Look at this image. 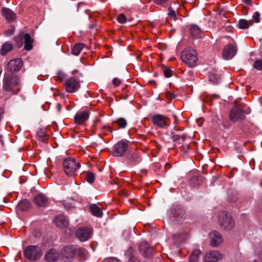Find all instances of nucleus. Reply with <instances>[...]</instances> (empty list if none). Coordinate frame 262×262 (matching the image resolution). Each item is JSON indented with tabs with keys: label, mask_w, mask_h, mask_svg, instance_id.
I'll return each instance as SVG.
<instances>
[{
	"label": "nucleus",
	"mask_w": 262,
	"mask_h": 262,
	"mask_svg": "<svg viewBox=\"0 0 262 262\" xmlns=\"http://www.w3.org/2000/svg\"><path fill=\"white\" fill-rule=\"evenodd\" d=\"M172 136L171 139L174 142L175 145L180 147L183 146L186 139V135L185 134H177L172 133Z\"/></svg>",
	"instance_id": "24"
},
{
	"label": "nucleus",
	"mask_w": 262,
	"mask_h": 262,
	"mask_svg": "<svg viewBox=\"0 0 262 262\" xmlns=\"http://www.w3.org/2000/svg\"><path fill=\"white\" fill-rule=\"evenodd\" d=\"M65 77L66 75L64 73L62 72H58L57 74V79H56V80L61 82Z\"/></svg>",
	"instance_id": "43"
},
{
	"label": "nucleus",
	"mask_w": 262,
	"mask_h": 262,
	"mask_svg": "<svg viewBox=\"0 0 262 262\" xmlns=\"http://www.w3.org/2000/svg\"><path fill=\"white\" fill-rule=\"evenodd\" d=\"M253 22L251 20L248 21L245 19H240L238 21L239 28L242 29H246L251 26Z\"/></svg>",
	"instance_id": "34"
},
{
	"label": "nucleus",
	"mask_w": 262,
	"mask_h": 262,
	"mask_svg": "<svg viewBox=\"0 0 262 262\" xmlns=\"http://www.w3.org/2000/svg\"><path fill=\"white\" fill-rule=\"evenodd\" d=\"M168 166L169 167H170V166H171V165H170V164H169V163H167V164H166V166Z\"/></svg>",
	"instance_id": "56"
},
{
	"label": "nucleus",
	"mask_w": 262,
	"mask_h": 262,
	"mask_svg": "<svg viewBox=\"0 0 262 262\" xmlns=\"http://www.w3.org/2000/svg\"><path fill=\"white\" fill-rule=\"evenodd\" d=\"M59 257V253L54 249H50L45 255V260L47 262H53L57 260Z\"/></svg>",
	"instance_id": "23"
},
{
	"label": "nucleus",
	"mask_w": 262,
	"mask_h": 262,
	"mask_svg": "<svg viewBox=\"0 0 262 262\" xmlns=\"http://www.w3.org/2000/svg\"><path fill=\"white\" fill-rule=\"evenodd\" d=\"M18 207L22 211H27L31 208V203L28 200H23L19 203Z\"/></svg>",
	"instance_id": "29"
},
{
	"label": "nucleus",
	"mask_w": 262,
	"mask_h": 262,
	"mask_svg": "<svg viewBox=\"0 0 262 262\" xmlns=\"http://www.w3.org/2000/svg\"><path fill=\"white\" fill-rule=\"evenodd\" d=\"M3 86L5 90L16 94L20 90L19 79L13 74L5 73Z\"/></svg>",
	"instance_id": "1"
},
{
	"label": "nucleus",
	"mask_w": 262,
	"mask_h": 262,
	"mask_svg": "<svg viewBox=\"0 0 262 262\" xmlns=\"http://www.w3.org/2000/svg\"><path fill=\"white\" fill-rule=\"evenodd\" d=\"M181 150L183 151L184 152H187L188 149H189V146L188 145H186L185 146L184 145H183V146L181 147Z\"/></svg>",
	"instance_id": "51"
},
{
	"label": "nucleus",
	"mask_w": 262,
	"mask_h": 262,
	"mask_svg": "<svg viewBox=\"0 0 262 262\" xmlns=\"http://www.w3.org/2000/svg\"><path fill=\"white\" fill-rule=\"evenodd\" d=\"M24 256L30 261L39 260L42 255V250L40 247L35 245H29L24 250Z\"/></svg>",
	"instance_id": "3"
},
{
	"label": "nucleus",
	"mask_w": 262,
	"mask_h": 262,
	"mask_svg": "<svg viewBox=\"0 0 262 262\" xmlns=\"http://www.w3.org/2000/svg\"><path fill=\"white\" fill-rule=\"evenodd\" d=\"M57 108L58 111L59 112H60L61 111V104H60L58 103V104H57Z\"/></svg>",
	"instance_id": "52"
},
{
	"label": "nucleus",
	"mask_w": 262,
	"mask_h": 262,
	"mask_svg": "<svg viewBox=\"0 0 262 262\" xmlns=\"http://www.w3.org/2000/svg\"><path fill=\"white\" fill-rule=\"evenodd\" d=\"M169 0H153L155 4L157 5H163L166 4Z\"/></svg>",
	"instance_id": "46"
},
{
	"label": "nucleus",
	"mask_w": 262,
	"mask_h": 262,
	"mask_svg": "<svg viewBox=\"0 0 262 262\" xmlns=\"http://www.w3.org/2000/svg\"><path fill=\"white\" fill-rule=\"evenodd\" d=\"M236 52V46L229 43L223 49L222 56L224 59L229 60L235 55Z\"/></svg>",
	"instance_id": "10"
},
{
	"label": "nucleus",
	"mask_w": 262,
	"mask_h": 262,
	"mask_svg": "<svg viewBox=\"0 0 262 262\" xmlns=\"http://www.w3.org/2000/svg\"><path fill=\"white\" fill-rule=\"evenodd\" d=\"M210 238L211 239L210 245L212 247H217L223 242L221 234L216 231H212L210 233Z\"/></svg>",
	"instance_id": "18"
},
{
	"label": "nucleus",
	"mask_w": 262,
	"mask_h": 262,
	"mask_svg": "<svg viewBox=\"0 0 262 262\" xmlns=\"http://www.w3.org/2000/svg\"><path fill=\"white\" fill-rule=\"evenodd\" d=\"M220 76L215 73L211 72L209 74V81L212 82L213 83H216L220 80Z\"/></svg>",
	"instance_id": "35"
},
{
	"label": "nucleus",
	"mask_w": 262,
	"mask_h": 262,
	"mask_svg": "<svg viewBox=\"0 0 262 262\" xmlns=\"http://www.w3.org/2000/svg\"><path fill=\"white\" fill-rule=\"evenodd\" d=\"M189 33L194 38H198L201 37L202 31L196 25H192L189 29Z\"/></svg>",
	"instance_id": "27"
},
{
	"label": "nucleus",
	"mask_w": 262,
	"mask_h": 262,
	"mask_svg": "<svg viewBox=\"0 0 262 262\" xmlns=\"http://www.w3.org/2000/svg\"><path fill=\"white\" fill-rule=\"evenodd\" d=\"M64 85L66 91L69 93H74L80 88L79 81L74 77H70L66 80Z\"/></svg>",
	"instance_id": "8"
},
{
	"label": "nucleus",
	"mask_w": 262,
	"mask_h": 262,
	"mask_svg": "<svg viewBox=\"0 0 262 262\" xmlns=\"http://www.w3.org/2000/svg\"><path fill=\"white\" fill-rule=\"evenodd\" d=\"M86 180L90 184L93 183L94 182L95 176V174L91 172L88 171L85 174Z\"/></svg>",
	"instance_id": "38"
},
{
	"label": "nucleus",
	"mask_w": 262,
	"mask_h": 262,
	"mask_svg": "<svg viewBox=\"0 0 262 262\" xmlns=\"http://www.w3.org/2000/svg\"><path fill=\"white\" fill-rule=\"evenodd\" d=\"M2 15L9 23L13 21L15 18V14L9 8H3L2 9Z\"/></svg>",
	"instance_id": "22"
},
{
	"label": "nucleus",
	"mask_w": 262,
	"mask_h": 262,
	"mask_svg": "<svg viewBox=\"0 0 262 262\" xmlns=\"http://www.w3.org/2000/svg\"><path fill=\"white\" fill-rule=\"evenodd\" d=\"M185 236L184 233L176 234L173 235L172 237L176 243H179L184 239Z\"/></svg>",
	"instance_id": "39"
},
{
	"label": "nucleus",
	"mask_w": 262,
	"mask_h": 262,
	"mask_svg": "<svg viewBox=\"0 0 262 262\" xmlns=\"http://www.w3.org/2000/svg\"><path fill=\"white\" fill-rule=\"evenodd\" d=\"M201 253L200 250L198 249L194 250L189 256V262H199Z\"/></svg>",
	"instance_id": "30"
},
{
	"label": "nucleus",
	"mask_w": 262,
	"mask_h": 262,
	"mask_svg": "<svg viewBox=\"0 0 262 262\" xmlns=\"http://www.w3.org/2000/svg\"><path fill=\"white\" fill-rule=\"evenodd\" d=\"M100 130L102 133L104 135H107L113 131V129L108 125H103L101 126Z\"/></svg>",
	"instance_id": "37"
},
{
	"label": "nucleus",
	"mask_w": 262,
	"mask_h": 262,
	"mask_svg": "<svg viewBox=\"0 0 262 262\" xmlns=\"http://www.w3.org/2000/svg\"><path fill=\"white\" fill-rule=\"evenodd\" d=\"M185 215L184 210L180 206L177 205H174L170 209L169 216L174 220L179 221L183 218Z\"/></svg>",
	"instance_id": "14"
},
{
	"label": "nucleus",
	"mask_w": 262,
	"mask_h": 262,
	"mask_svg": "<svg viewBox=\"0 0 262 262\" xmlns=\"http://www.w3.org/2000/svg\"><path fill=\"white\" fill-rule=\"evenodd\" d=\"M23 66V62L20 58H16L10 60L7 65V71L8 73L12 74L14 72L18 71Z\"/></svg>",
	"instance_id": "13"
},
{
	"label": "nucleus",
	"mask_w": 262,
	"mask_h": 262,
	"mask_svg": "<svg viewBox=\"0 0 262 262\" xmlns=\"http://www.w3.org/2000/svg\"><path fill=\"white\" fill-rule=\"evenodd\" d=\"M181 58L182 61L189 67H195L198 59L195 51L190 48H186L182 52Z\"/></svg>",
	"instance_id": "2"
},
{
	"label": "nucleus",
	"mask_w": 262,
	"mask_h": 262,
	"mask_svg": "<svg viewBox=\"0 0 262 262\" xmlns=\"http://www.w3.org/2000/svg\"><path fill=\"white\" fill-rule=\"evenodd\" d=\"M80 167L79 162L73 158H68L63 162V170L68 176H73Z\"/></svg>",
	"instance_id": "5"
},
{
	"label": "nucleus",
	"mask_w": 262,
	"mask_h": 262,
	"mask_svg": "<svg viewBox=\"0 0 262 262\" xmlns=\"http://www.w3.org/2000/svg\"><path fill=\"white\" fill-rule=\"evenodd\" d=\"M168 14L171 17H172L173 18L176 17V12L174 10H169V11L168 12Z\"/></svg>",
	"instance_id": "50"
},
{
	"label": "nucleus",
	"mask_w": 262,
	"mask_h": 262,
	"mask_svg": "<svg viewBox=\"0 0 262 262\" xmlns=\"http://www.w3.org/2000/svg\"><path fill=\"white\" fill-rule=\"evenodd\" d=\"M37 137L42 142H47L48 140V136L46 134L44 129H40L37 133Z\"/></svg>",
	"instance_id": "32"
},
{
	"label": "nucleus",
	"mask_w": 262,
	"mask_h": 262,
	"mask_svg": "<svg viewBox=\"0 0 262 262\" xmlns=\"http://www.w3.org/2000/svg\"><path fill=\"white\" fill-rule=\"evenodd\" d=\"M90 210L91 213L96 217H101L103 215L101 209L96 204H91L90 206Z\"/></svg>",
	"instance_id": "28"
},
{
	"label": "nucleus",
	"mask_w": 262,
	"mask_h": 262,
	"mask_svg": "<svg viewBox=\"0 0 262 262\" xmlns=\"http://www.w3.org/2000/svg\"><path fill=\"white\" fill-rule=\"evenodd\" d=\"M116 122L119 126V127L121 128H124L127 125V121L126 119L124 118H119L116 121Z\"/></svg>",
	"instance_id": "36"
},
{
	"label": "nucleus",
	"mask_w": 262,
	"mask_h": 262,
	"mask_svg": "<svg viewBox=\"0 0 262 262\" xmlns=\"http://www.w3.org/2000/svg\"><path fill=\"white\" fill-rule=\"evenodd\" d=\"M104 262H120L118 259L115 258H110L106 259Z\"/></svg>",
	"instance_id": "49"
},
{
	"label": "nucleus",
	"mask_w": 262,
	"mask_h": 262,
	"mask_svg": "<svg viewBox=\"0 0 262 262\" xmlns=\"http://www.w3.org/2000/svg\"><path fill=\"white\" fill-rule=\"evenodd\" d=\"M222 255L217 251H210L205 255L206 262H216L222 258Z\"/></svg>",
	"instance_id": "19"
},
{
	"label": "nucleus",
	"mask_w": 262,
	"mask_h": 262,
	"mask_svg": "<svg viewBox=\"0 0 262 262\" xmlns=\"http://www.w3.org/2000/svg\"><path fill=\"white\" fill-rule=\"evenodd\" d=\"M163 73L164 76L167 78H169L172 75V71L169 68L165 69Z\"/></svg>",
	"instance_id": "44"
},
{
	"label": "nucleus",
	"mask_w": 262,
	"mask_h": 262,
	"mask_svg": "<svg viewBox=\"0 0 262 262\" xmlns=\"http://www.w3.org/2000/svg\"><path fill=\"white\" fill-rule=\"evenodd\" d=\"M112 82H113V85L115 87H117L118 86H119L120 84L121 80H120V79H119L118 78H115L113 79Z\"/></svg>",
	"instance_id": "47"
},
{
	"label": "nucleus",
	"mask_w": 262,
	"mask_h": 262,
	"mask_svg": "<svg viewBox=\"0 0 262 262\" xmlns=\"http://www.w3.org/2000/svg\"><path fill=\"white\" fill-rule=\"evenodd\" d=\"M24 49L26 51H30L33 48L32 43L33 40L31 38V36L28 33H26L24 36Z\"/></svg>",
	"instance_id": "26"
},
{
	"label": "nucleus",
	"mask_w": 262,
	"mask_h": 262,
	"mask_svg": "<svg viewBox=\"0 0 262 262\" xmlns=\"http://www.w3.org/2000/svg\"><path fill=\"white\" fill-rule=\"evenodd\" d=\"M165 96L167 99L170 100L174 99L176 97V95L174 93L170 92L169 91H167L165 93Z\"/></svg>",
	"instance_id": "45"
},
{
	"label": "nucleus",
	"mask_w": 262,
	"mask_h": 262,
	"mask_svg": "<svg viewBox=\"0 0 262 262\" xmlns=\"http://www.w3.org/2000/svg\"><path fill=\"white\" fill-rule=\"evenodd\" d=\"M88 251L82 247H76L75 255H76L80 261H83L86 259Z\"/></svg>",
	"instance_id": "25"
},
{
	"label": "nucleus",
	"mask_w": 262,
	"mask_h": 262,
	"mask_svg": "<svg viewBox=\"0 0 262 262\" xmlns=\"http://www.w3.org/2000/svg\"><path fill=\"white\" fill-rule=\"evenodd\" d=\"M76 247L68 245L63 248L61 251V257L65 261H71L75 256Z\"/></svg>",
	"instance_id": "7"
},
{
	"label": "nucleus",
	"mask_w": 262,
	"mask_h": 262,
	"mask_svg": "<svg viewBox=\"0 0 262 262\" xmlns=\"http://www.w3.org/2000/svg\"><path fill=\"white\" fill-rule=\"evenodd\" d=\"M127 163L131 165L138 164L142 160L140 154L138 151L132 152L126 156Z\"/></svg>",
	"instance_id": "16"
},
{
	"label": "nucleus",
	"mask_w": 262,
	"mask_h": 262,
	"mask_svg": "<svg viewBox=\"0 0 262 262\" xmlns=\"http://www.w3.org/2000/svg\"><path fill=\"white\" fill-rule=\"evenodd\" d=\"M259 16L260 14L258 12H256L253 15V19L255 23H258L259 21Z\"/></svg>",
	"instance_id": "48"
},
{
	"label": "nucleus",
	"mask_w": 262,
	"mask_h": 262,
	"mask_svg": "<svg viewBox=\"0 0 262 262\" xmlns=\"http://www.w3.org/2000/svg\"><path fill=\"white\" fill-rule=\"evenodd\" d=\"M84 47L85 45L83 43H76L72 49L73 54L76 56L78 55Z\"/></svg>",
	"instance_id": "33"
},
{
	"label": "nucleus",
	"mask_w": 262,
	"mask_h": 262,
	"mask_svg": "<svg viewBox=\"0 0 262 262\" xmlns=\"http://www.w3.org/2000/svg\"><path fill=\"white\" fill-rule=\"evenodd\" d=\"M243 104H236L230 111L229 114L230 120L235 122L244 120L245 118V115H244L245 111H243Z\"/></svg>",
	"instance_id": "6"
},
{
	"label": "nucleus",
	"mask_w": 262,
	"mask_h": 262,
	"mask_svg": "<svg viewBox=\"0 0 262 262\" xmlns=\"http://www.w3.org/2000/svg\"><path fill=\"white\" fill-rule=\"evenodd\" d=\"M33 202L38 207L45 208L48 206V199L42 193H39L33 198Z\"/></svg>",
	"instance_id": "15"
},
{
	"label": "nucleus",
	"mask_w": 262,
	"mask_h": 262,
	"mask_svg": "<svg viewBox=\"0 0 262 262\" xmlns=\"http://www.w3.org/2000/svg\"><path fill=\"white\" fill-rule=\"evenodd\" d=\"M128 146V141L121 140L115 144L112 155L114 157H121L123 155Z\"/></svg>",
	"instance_id": "9"
},
{
	"label": "nucleus",
	"mask_w": 262,
	"mask_h": 262,
	"mask_svg": "<svg viewBox=\"0 0 262 262\" xmlns=\"http://www.w3.org/2000/svg\"><path fill=\"white\" fill-rule=\"evenodd\" d=\"M219 223L221 227L225 230L232 229L235 225L233 217L230 213L226 211H222L220 213Z\"/></svg>",
	"instance_id": "4"
},
{
	"label": "nucleus",
	"mask_w": 262,
	"mask_h": 262,
	"mask_svg": "<svg viewBox=\"0 0 262 262\" xmlns=\"http://www.w3.org/2000/svg\"><path fill=\"white\" fill-rule=\"evenodd\" d=\"M13 33V31H10V30H7L6 32V33L8 35H12Z\"/></svg>",
	"instance_id": "53"
},
{
	"label": "nucleus",
	"mask_w": 262,
	"mask_h": 262,
	"mask_svg": "<svg viewBox=\"0 0 262 262\" xmlns=\"http://www.w3.org/2000/svg\"><path fill=\"white\" fill-rule=\"evenodd\" d=\"M54 223L58 227L61 228H66L69 225L68 219L62 215L56 216L54 219Z\"/></svg>",
	"instance_id": "20"
},
{
	"label": "nucleus",
	"mask_w": 262,
	"mask_h": 262,
	"mask_svg": "<svg viewBox=\"0 0 262 262\" xmlns=\"http://www.w3.org/2000/svg\"><path fill=\"white\" fill-rule=\"evenodd\" d=\"M244 3L246 4H250L251 2V0H242Z\"/></svg>",
	"instance_id": "54"
},
{
	"label": "nucleus",
	"mask_w": 262,
	"mask_h": 262,
	"mask_svg": "<svg viewBox=\"0 0 262 262\" xmlns=\"http://www.w3.org/2000/svg\"><path fill=\"white\" fill-rule=\"evenodd\" d=\"M89 116V114L86 112H78L75 116V122L78 125H81L88 119Z\"/></svg>",
	"instance_id": "21"
},
{
	"label": "nucleus",
	"mask_w": 262,
	"mask_h": 262,
	"mask_svg": "<svg viewBox=\"0 0 262 262\" xmlns=\"http://www.w3.org/2000/svg\"><path fill=\"white\" fill-rule=\"evenodd\" d=\"M12 49L13 46L11 43L6 42L3 44L1 48V53L2 55H5Z\"/></svg>",
	"instance_id": "31"
},
{
	"label": "nucleus",
	"mask_w": 262,
	"mask_h": 262,
	"mask_svg": "<svg viewBox=\"0 0 262 262\" xmlns=\"http://www.w3.org/2000/svg\"><path fill=\"white\" fill-rule=\"evenodd\" d=\"M173 116H174V118H175V119H176V121H175V122H176V120L177 119V116H176L175 115H173Z\"/></svg>",
	"instance_id": "57"
},
{
	"label": "nucleus",
	"mask_w": 262,
	"mask_h": 262,
	"mask_svg": "<svg viewBox=\"0 0 262 262\" xmlns=\"http://www.w3.org/2000/svg\"><path fill=\"white\" fill-rule=\"evenodd\" d=\"M153 123L159 128H166L169 125V120L161 114H156L152 117Z\"/></svg>",
	"instance_id": "11"
},
{
	"label": "nucleus",
	"mask_w": 262,
	"mask_h": 262,
	"mask_svg": "<svg viewBox=\"0 0 262 262\" xmlns=\"http://www.w3.org/2000/svg\"><path fill=\"white\" fill-rule=\"evenodd\" d=\"M253 67L258 71H262V59L256 60L253 63Z\"/></svg>",
	"instance_id": "40"
},
{
	"label": "nucleus",
	"mask_w": 262,
	"mask_h": 262,
	"mask_svg": "<svg viewBox=\"0 0 262 262\" xmlns=\"http://www.w3.org/2000/svg\"><path fill=\"white\" fill-rule=\"evenodd\" d=\"M117 20L120 24H124L126 23L127 18L124 14L121 13L118 15Z\"/></svg>",
	"instance_id": "42"
},
{
	"label": "nucleus",
	"mask_w": 262,
	"mask_h": 262,
	"mask_svg": "<svg viewBox=\"0 0 262 262\" xmlns=\"http://www.w3.org/2000/svg\"><path fill=\"white\" fill-rule=\"evenodd\" d=\"M141 253L146 257H150L153 253L154 249L146 242L142 243L139 246Z\"/></svg>",
	"instance_id": "17"
},
{
	"label": "nucleus",
	"mask_w": 262,
	"mask_h": 262,
	"mask_svg": "<svg viewBox=\"0 0 262 262\" xmlns=\"http://www.w3.org/2000/svg\"><path fill=\"white\" fill-rule=\"evenodd\" d=\"M219 98H220V96L217 94L207 95L204 98V101L208 103H211L213 99Z\"/></svg>",
	"instance_id": "41"
},
{
	"label": "nucleus",
	"mask_w": 262,
	"mask_h": 262,
	"mask_svg": "<svg viewBox=\"0 0 262 262\" xmlns=\"http://www.w3.org/2000/svg\"><path fill=\"white\" fill-rule=\"evenodd\" d=\"M188 74H189V75H190V76H192L193 75V71H189L188 72Z\"/></svg>",
	"instance_id": "55"
},
{
	"label": "nucleus",
	"mask_w": 262,
	"mask_h": 262,
	"mask_svg": "<svg viewBox=\"0 0 262 262\" xmlns=\"http://www.w3.org/2000/svg\"><path fill=\"white\" fill-rule=\"evenodd\" d=\"M92 232V229L88 227H83L77 230L76 235L80 241L85 242L91 237Z\"/></svg>",
	"instance_id": "12"
}]
</instances>
